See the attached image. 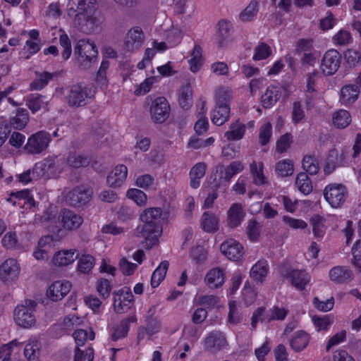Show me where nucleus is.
Wrapping results in <instances>:
<instances>
[{"label": "nucleus", "mask_w": 361, "mask_h": 361, "mask_svg": "<svg viewBox=\"0 0 361 361\" xmlns=\"http://www.w3.org/2000/svg\"><path fill=\"white\" fill-rule=\"evenodd\" d=\"M171 219L169 209L163 210L158 207H152L142 211L139 219L143 224L136 228L135 234L145 238L146 248L149 249L158 243L163 232L160 221L168 222Z\"/></svg>", "instance_id": "nucleus-1"}, {"label": "nucleus", "mask_w": 361, "mask_h": 361, "mask_svg": "<svg viewBox=\"0 0 361 361\" xmlns=\"http://www.w3.org/2000/svg\"><path fill=\"white\" fill-rule=\"evenodd\" d=\"M67 10L69 16H74L75 26L84 33H92L102 24L97 0H69Z\"/></svg>", "instance_id": "nucleus-2"}, {"label": "nucleus", "mask_w": 361, "mask_h": 361, "mask_svg": "<svg viewBox=\"0 0 361 361\" xmlns=\"http://www.w3.org/2000/svg\"><path fill=\"white\" fill-rule=\"evenodd\" d=\"M62 164L61 159L56 157H48L35 164L33 167L34 176L38 177V179L55 178L64 171Z\"/></svg>", "instance_id": "nucleus-3"}, {"label": "nucleus", "mask_w": 361, "mask_h": 361, "mask_svg": "<svg viewBox=\"0 0 361 361\" xmlns=\"http://www.w3.org/2000/svg\"><path fill=\"white\" fill-rule=\"evenodd\" d=\"M36 302L34 300H27L24 305H18L14 310L13 318L17 325L29 329L35 326L36 317L35 315Z\"/></svg>", "instance_id": "nucleus-4"}, {"label": "nucleus", "mask_w": 361, "mask_h": 361, "mask_svg": "<svg viewBox=\"0 0 361 361\" xmlns=\"http://www.w3.org/2000/svg\"><path fill=\"white\" fill-rule=\"evenodd\" d=\"M293 90L294 87L290 85H271L261 97L262 104L264 108L269 109L280 99L287 98Z\"/></svg>", "instance_id": "nucleus-5"}, {"label": "nucleus", "mask_w": 361, "mask_h": 361, "mask_svg": "<svg viewBox=\"0 0 361 361\" xmlns=\"http://www.w3.org/2000/svg\"><path fill=\"white\" fill-rule=\"evenodd\" d=\"M323 195L324 200L332 208L338 209L345 203L348 190L341 183H331L324 187Z\"/></svg>", "instance_id": "nucleus-6"}, {"label": "nucleus", "mask_w": 361, "mask_h": 361, "mask_svg": "<svg viewBox=\"0 0 361 361\" xmlns=\"http://www.w3.org/2000/svg\"><path fill=\"white\" fill-rule=\"evenodd\" d=\"M20 272V264L15 258H7L0 264V280L6 286L16 284Z\"/></svg>", "instance_id": "nucleus-7"}, {"label": "nucleus", "mask_w": 361, "mask_h": 361, "mask_svg": "<svg viewBox=\"0 0 361 361\" xmlns=\"http://www.w3.org/2000/svg\"><path fill=\"white\" fill-rule=\"evenodd\" d=\"M92 190L89 187L80 185L63 192L64 201L71 206L80 207L87 204L92 198Z\"/></svg>", "instance_id": "nucleus-8"}, {"label": "nucleus", "mask_w": 361, "mask_h": 361, "mask_svg": "<svg viewBox=\"0 0 361 361\" xmlns=\"http://www.w3.org/2000/svg\"><path fill=\"white\" fill-rule=\"evenodd\" d=\"M31 234L24 233L18 239L15 231L7 232L1 239V245L4 247L12 250H20L26 252L30 247Z\"/></svg>", "instance_id": "nucleus-9"}, {"label": "nucleus", "mask_w": 361, "mask_h": 361, "mask_svg": "<svg viewBox=\"0 0 361 361\" xmlns=\"http://www.w3.org/2000/svg\"><path fill=\"white\" fill-rule=\"evenodd\" d=\"M341 63V55L334 49L327 50L323 55L319 69L325 76L334 75L339 69Z\"/></svg>", "instance_id": "nucleus-10"}, {"label": "nucleus", "mask_w": 361, "mask_h": 361, "mask_svg": "<svg viewBox=\"0 0 361 361\" xmlns=\"http://www.w3.org/2000/svg\"><path fill=\"white\" fill-rule=\"evenodd\" d=\"M221 252L229 260L242 262L245 253L242 243L233 238L225 240L220 245Z\"/></svg>", "instance_id": "nucleus-11"}, {"label": "nucleus", "mask_w": 361, "mask_h": 361, "mask_svg": "<svg viewBox=\"0 0 361 361\" xmlns=\"http://www.w3.org/2000/svg\"><path fill=\"white\" fill-rule=\"evenodd\" d=\"M50 141L51 137L48 133L39 131L28 137L25 149L30 154H38L47 148Z\"/></svg>", "instance_id": "nucleus-12"}, {"label": "nucleus", "mask_w": 361, "mask_h": 361, "mask_svg": "<svg viewBox=\"0 0 361 361\" xmlns=\"http://www.w3.org/2000/svg\"><path fill=\"white\" fill-rule=\"evenodd\" d=\"M94 94V90L87 85H73L68 97V104L71 106H82L85 104V99L91 98Z\"/></svg>", "instance_id": "nucleus-13"}, {"label": "nucleus", "mask_w": 361, "mask_h": 361, "mask_svg": "<svg viewBox=\"0 0 361 361\" xmlns=\"http://www.w3.org/2000/svg\"><path fill=\"white\" fill-rule=\"evenodd\" d=\"M134 297L128 287H123L114 292L113 306L117 313L127 312L133 306Z\"/></svg>", "instance_id": "nucleus-14"}, {"label": "nucleus", "mask_w": 361, "mask_h": 361, "mask_svg": "<svg viewBox=\"0 0 361 361\" xmlns=\"http://www.w3.org/2000/svg\"><path fill=\"white\" fill-rule=\"evenodd\" d=\"M281 276L297 290H302L310 281V275L305 270L286 269Z\"/></svg>", "instance_id": "nucleus-15"}, {"label": "nucleus", "mask_w": 361, "mask_h": 361, "mask_svg": "<svg viewBox=\"0 0 361 361\" xmlns=\"http://www.w3.org/2000/svg\"><path fill=\"white\" fill-rule=\"evenodd\" d=\"M145 40V35L140 27L130 29L124 39V48L126 51L133 52L141 48Z\"/></svg>", "instance_id": "nucleus-16"}, {"label": "nucleus", "mask_w": 361, "mask_h": 361, "mask_svg": "<svg viewBox=\"0 0 361 361\" xmlns=\"http://www.w3.org/2000/svg\"><path fill=\"white\" fill-rule=\"evenodd\" d=\"M206 350L216 353L228 345L225 334L219 331L210 332L203 341Z\"/></svg>", "instance_id": "nucleus-17"}, {"label": "nucleus", "mask_w": 361, "mask_h": 361, "mask_svg": "<svg viewBox=\"0 0 361 361\" xmlns=\"http://www.w3.org/2000/svg\"><path fill=\"white\" fill-rule=\"evenodd\" d=\"M170 106L167 100L164 97L155 99L150 106V114L153 121L163 123L169 117Z\"/></svg>", "instance_id": "nucleus-18"}, {"label": "nucleus", "mask_w": 361, "mask_h": 361, "mask_svg": "<svg viewBox=\"0 0 361 361\" xmlns=\"http://www.w3.org/2000/svg\"><path fill=\"white\" fill-rule=\"evenodd\" d=\"M6 201L13 206L31 209L35 207V201L28 189L13 192L6 198Z\"/></svg>", "instance_id": "nucleus-19"}, {"label": "nucleus", "mask_w": 361, "mask_h": 361, "mask_svg": "<svg viewBox=\"0 0 361 361\" xmlns=\"http://www.w3.org/2000/svg\"><path fill=\"white\" fill-rule=\"evenodd\" d=\"M54 246V239L51 235H46L41 237L37 245L35 247L32 256L37 261L47 260L49 255V252Z\"/></svg>", "instance_id": "nucleus-20"}, {"label": "nucleus", "mask_w": 361, "mask_h": 361, "mask_svg": "<svg viewBox=\"0 0 361 361\" xmlns=\"http://www.w3.org/2000/svg\"><path fill=\"white\" fill-rule=\"evenodd\" d=\"M78 256L79 254L76 249H62L54 254L51 262L56 267H68L72 264L78 258Z\"/></svg>", "instance_id": "nucleus-21"}, {"label": "nucleus", "mask_w": 361, "mask_h": 361, "mask_svg": "<svg viewBox=\"0 0 361 361\" xmlns=\"http://www.w3.org/2000/svg\"><path fill=\"white\" fill-rule=\"evenodd\" d=\"M246 213L244 207L240 203H233L228 208L226 214L227 226L235 229L242 224L245 219Z\"/></svg>", "instance_id": "nucleus-22"}, {"label": "nucleus", "mask_w": 361, "mask_h": 361, "mask_svg": "<svg viewBox=\"0 0 361 361\" xmlns=\"http://www.w3.org/2000/svg\"><path fill=\"white\" fill-rule=\"evenodd\" d=\"M75 53L82 60L91 61L97 58L98 51L94 42L88 39H82L77 42Z\"/></svg>", "instance_id": "nucleus-23"}, {"label": "nucleus", "mask_w": 361, "mask_h": 361, "mask_svg": "<svg viewBox=\"0 0 361 361\" xmlns=\"http://www.w3.org/2000/svg\"><path fill=\"white\" fill-rule=\"evenodd\" d=\"M329 280L336 284L350 283L353 277V270L346 266H336L332 267L328 274Z\"/></svg>", "instance_id": "nucleus-24"}, {"label": "nucleus", "mask_w": 361, "mask_h": 361, "mask_svg": "<svg viewBox=\"0 0 361 361\" xmlns=\"http://www.w3.org/2000/svg\"><path fill=\"white\" fill-rule=\"evenodd\" d=\"M71 284L67 281H56L47 290V297L53 301L62 300L70 291Z\"/></svg>", "instance_id": "nucleus-25"}, {"label": "nucleus", "mask_w": 361, "mask_h": 361, "mask_svg": "<svg viewBox=\"0 0 361 361\" xmlns=\"http://www.w3.org/2000/svg\"><path fill=\"white\" fill-rule=\"evenodd\" d=\"M225 279V270L221 267H214L206 273L204 282L210 289H217L224 285Z\"/></svg>", "instance_id": "nucleus-26"}, {"label": "nucleus", "mask_w": 361, "mask_h": 361, "mask_svg": "<svg viewBox=\"0 0 361 361\" xmlns=\"http://www.w3.org/2000/svg\"><path fill=\"white\" fill-rule=\"evenodd\" d=\"M59 218L63 228L67 231L78 229L83 222L80 215L68 209L61 211Z\"/></svg>", "instance_id": "nucleus-27"}, {"label": "nucleus", "mask_w": 361, "mask_h": 361, "mask_svg": "<svg viewBox=\"0 0 361 361\" xmlns=\"http://www.w3.org/2000/svg\"><path fill=\"white\" fill-rule=\"evenodd\" d=\"M127 176V166L124 164H118L107 176L106 183L111 188H119L126 181Z\"/></svg>", "instance_id": "nucleus-28"}, {"label": "nucleus", "mask_w": 361, "mask_h": 361, "mask_svg": "<svg viewBox=\"0 0 361 361\" xmlns=\"http://www.w3.org/2000/svg\"><path fill=\"white\" fill-rule=\"evenodd\" d=\"M200 228L206 233H213L220 227L219 215L211 212H204L200 220Z\"/></svg>", "instance_id": "nucleus-29"}, {"label": "nucleus", "mask_w": 361, "mask_h": 361, "mask_svg": "<svg viewBox=\"0 0 361 361\" xmlns=\"http://www.w3.org/2000/svg\"><path fill=\"white\" fill-rule=\"evenodd\" d=\"M41 341L37 337H30L25 342L24 355L28 361H40Z\"/></svg>", "instance_id": "nucleus-30"}, {"label": "nucleus", "mask_w": 361, "mask_h": 361, "mask_svg": "<svg viewBox=\"0 0 361 361\" xmlns=\"http://www.w3.org/2000/svg\"><path fill=\"white\" fill-rule=\"evenodd\" d=\"M216 33L214 36V41L219 45L223 47L231 39L233 27L231 22L220 20L216 25Z\"/></svg>", "instance_id": "nucleus-31"}, {"label": "nucleus", "mask_w": 361, "mask_h": 361, "mask_svg": "<svg viewBox=\"0 0 361 361\" xmlns=\"http://www.w3.org/2000/svg\"><path fill=\"white\" fill-rule=\"evenodd\" d=\"M336 220V217L334 215H326V216H322L318 214L314 215L311 218L310 221L315 237L322 238L326 232V224Z\"/></svg>", "instance_id": "nucleus-32"}, {"label": "nucleus", "mask_w": 361, "mask_h": 361, "mask_svg": "<svg viewBox=\"0 0 361 361\" xmlns=\"http://www.w3.org/2000/svg\"><path fill=\"white\" fill-rule=\"evenodd\" d=\"M269 271L268 262L263 259H259L252 266L250 276L257 284H262L264 282Z\"/></svg>", "instance_id": "nucleus-33"}, {"label": "nucleus", "mask_w": 361, "mask_h": 361, "mask_svg": "<svg viewBox=\"0 0 361 361\" xmlns=\"http://www.w3.org/2000/svg\"><path fill=\"white\" fill-rule=\"evenodd\" d=\"M26 105L32 114L41 110L47 111L49 109L47 98L39 94H30L27 98Z\"/></svg>", "instance_id": "nucleus-34"}, {"label": "nucleus", "mask_w": 361, "mask_h": 361, "mask_svg": "<svg viewBox=\"0 0 361 361\" xmlns=\"http://www.w3.org/2000/svg\"><path fill=\"white\" fill-rule=\"evenodd\" d=\"M360 89L356 85H344L340 93V102L344 106L354 103L358 98Z\"/></svg>", "instance_id": "nucleus-35"}, {"label": "nucleus", "mask_w": 361, "mask_h": 361, "mask_svg": "<svg viewBox=\"0 0 361 361\" xmlns=\"http://www.w3.org/2000/svg\"><path fill=\"white\" fill-rule=\"evenodd\" d=\"M230 107L228 104H216L211 113L212 122L216 126H222L229 118Z\"/></svg>", "instance_id": "nucleus-36"}, {"label": "nucleus", "mask_w": 361, "mask_h": 361, "mask_svg": "<svg viewBox=\"0 0 361 361\" xmlns=\"http://www.w3.org/2000/svg\"><path fill=\"white\" fill-rule=\"evenodd\" d=\"M250 174L253 183L256 185H265L268 183L267 177L264 173V164L262 161H252L250 164Z\"/></svg>", "instance_id": "nucleus-37"}, {"label": "nucleus", "mask_w": 361, "mask_h": 361, "mask_svg": "<svg viewBox=\"0 0 361 361\" xmlns=\"http://www.w3.org/2000/svg\"><path fill=\"white\" fill-rule=\"evenodd\" d=\"M310 340V336L307 333L298 331L293 334L290 340V346L294 351L300 352L307 346Z\"/></svg>", "instance_id": "nucleus-38"}, {"label": "nucleus", "mask_w": 361, "mask_h": 361, "mask_svg": "<svg viewBox=\"0 0 361 361\" xmlns=\"http://www.w3.org/2000/svg\"><path fill=\"white\" fill-rule=\"evenodd\" d=\"M245 130L246 125L239 120H236L231 123L224 136L229 141L240 140L244 137Z\"/></svg>", "instance_id": "nucleus-39"}, {"label": "nucleus", "mask_w": 361, "mask_h": 361, "mask_svg": "<svg viewBox=\"0 0 361 361\" xmlns=\"http://www.w3.org/2000/svg\"><path fill=\"white\" fill-rule=\"evenodd\" d=\"M207 169V165L204 162H198L194 165L189 173L190 185L196 189L200 187L201 179L204 177Z\"/></svg>", "instance_id": "nucleus-40"}, {"label": "nucleus", "mask_w": 361, "mask_h": 361, "mask_svg": "<svg viewBox=\"0 0 361 361\" xmlns=\"http://www.w3.org/2000/svg\"><path fill=\"white\" fill-rule=\"evenodd\" d=\"M198 107V119L195 124L194 129L198 135H202L206 133L209 128V122L206 116V113L207 111L206 102L202 101L200 103Z\"/></svg>", "instance_id": "nucleus-41"}, {"label": "nucleus", "mask_w": 361, "mask_h": 361, "mask_svg": "<svg viewBox=\"0 0 361 361\" xmlns=\"http://www.w3.org/2000/svg\"><path fill=\"white\" fill-rule=\"evenodd\" d=\"M243 169L244 166L240 161H233L226 167H218L216 171L220 173L221 178L229 181L234 176L242 171Z\"/></svg>", "instance_id": "nucleus-42"}, {"label": "nucleus", "mask_w": 361, "mask_h": 361, "mask_svg": "<svg viewBox=\"0 0 361 361\" xmlns=\"http://www.w3.org/2000/svg\"><path fill=\"white\" fill-rule=\"evenodd\" d=\"M345 158L346 155L343 152L338 155L336 149L331 150L329 153L327 163L324 167L325 174L331 173L337 166L342 164Z\"/></svg>", "instance_id": "nucleus-43"}, {"label": "nucleus", "mask_w": 361, "mask_h": 361, "mask_svg": "<svg viewBox=\"0 0 361 361\" xmlns=\"http://www.w3.org/2000/svg\"><path fill=\"white\" fill-rule=\"evenodd\" d=\"M203 62L202 49L199 45H195L190 53V58L188 60L190 71L194 73L200 71Z\"/></svg>", "instance_id": "nucleus-44"}, {"label": "nucleus", "mask_w": 361, "mask_h": 361, "mask_svg": "<svg viewBox=\"0 0 361 361\" xmlns=\"http://www.w3.org/2000/svg\"><path fill=\"white\" fill-rule=\"evenodd\" d=\"M259 12V3L255 0L251 1L247 6L240 13L239 20L243 23L253 21L256 19Z\"/></svg>", "instance_id": "nucleus-45"}, {"label": "nucleus", "mask_w": 361, "mask_h": 361, "mask_svg": "<svg viewBox=\"0 0 361 361\" xmlns=\"http://www.w3.org/2000/svg\"><path fill=\"white\" fill-rule=\"evenodd\" d=\"M62 166L64 170L68 167L79 168L87 166L90 163V159L81 154L73 153L69 155L66 161L62 159Z\"/></svg>", "instance_id": "nucleus-46"}, {"label": "nucleus", "mask_w": 361, "mask_h": 361, "mask_svg": "<svg viewBox=\"0 0 361 361\" xmlns=\"http://www.w3.org/2000/svg\"><path fill=\"white\" fill-rule=\"evenodd\" d=\"M29 121V114L26 109H18L10 118V125L15 129L22 130Z\"/></svg>", "instance_id": "nucleus-47"}, {"label": "nucleus", "mask_w": 361, "mask_h": 361, "mask_svg": "<svg viewBox=\"0 0 361 361\" xmlns=\"http://www.w3.org/2000/svg\"><path fill=\"white\" fill-rule=\"evenodd\" d=\"M350 123L351 115L346 110L339 109L332 114V123L337 128H345Z\"/></svg>", "instance_id": "nucleus-48"}, {"label": "nucleus", "mask_w": 361, "mask_h": 361, "mask_svg": "<svg viewBox=\"0 0 361 361\" xmlns=\"http://www.w3.org/2000/svg\"><path fill=\"white\" fill-rule=\"evenodd\" d=\"M169 264L167 261H163L154 271L152 274L150 281V284L152 288L158 287L161 282L164 279L169 268Z\"/></svg>", "instance_id": "nucleus-49"}, {"label": "nucleus", "mask_w": 361, "mask_h": 361, "mask_svg": "<svg viewBox=\"0 0 361 361\" xmlns=\"http://www.w3.org/2000/svg\"><path fill=\"white\" fill-rule=\"evenodd\" d=\"M110 66V62L106 59H103L96 75V82L102 90H106L108 87L109 80L106 73Z\"/></svg>", "instance_id": "nucleus-50"}, {"label": "nucleus", "mask_w": 361, "mask_h": 361, "mask_svg": "<svg viewBox=\"0 0 361 361\" xmlns=\"http://www.w3.org/2000/svg\"><path fill=\"white\" fill-rule=\"evenodd\" d=\"M76 348L83 346L87 340L92 341L95 338V333L92 329L88 330L78 329L74 331L73 334Z\"/></svg>", "instance_id": "nucleus-51"}, {"label": "nucleus", "mask_w": 361, "mask_h": 361, "mask_svg": "<svg viewBox=\"0 0 361 361\" xmlns=\"http://www.w3.org/2000/svg\"><path fill=\"white\" fill-rule=\"evenodd\" d=\"M295 184L297 189L304 195H308L312 190V182L306 173H299L297 175Z\"/></svg>", "instance_id": "nucleus-52"}, {"label": "nucleus", "mask_w": 361, "mask_h": 361, "mask_svg": "<svg viewBox=\"0 0 361 361\" xmlns=\"http://www.w3.org/2000/svg\"><path fill=\"white\" fill-rule=\"evenodd\" d=\"M262 226L255 219H250L247 221L245 232L247 238L252 243L258 242L261 235Z\"/></svg>", "instance_id": "nucleus-53"}, {"label": "nucleus", "mask_w": 361, "mask_h": 361, "mask_svg": "<svg viewBox=\"0 0 361 361\" xmlns=\"http://www.w3.org/2000/svg\"><path fill=\"white\" fill-rule=\"evenodd\" d=\"M233 95V90L229 87L221 86L215 90V100L216 104H228L231 100Z\"/></svg>", "instance_id": "nucleus-54"}, {"label": "nucleus", "mask_w": 361, "mask_h": 361, "mask_svg": "<svg viewBox=\"0 0 361 361\" xmlns=\"http://www.w3.org/2000/svg\"><path fill=\"white\" fill-rule=\"evenodd\" d=\"M126 197L133 200L139 207H144L147 204V195L140 189H128L126 192Z\"/></svg>", "instance_id": "nucleus-55"}, {"label": "nucleus", "mask_w": 361, "mask_h": 361, "mask_svg": "<svg viewBox=\"0 0 361 361\" xmlns=\"http://www.w3.org/2000/svg\"><path fill=\"white\" fill-rule=\"evenodd\" d=\"M59 44L63 48L61 56L64 60L68 59L72 54L71 42L68 35L64 30L60 29L58 31Z\"/></svg>", "instance_id": "nucleus-56"}, {"label": "nucleus", "mask_w": 361, "mask_h": 361, "mask_svg": "<svg viewBox=\"0 0 361 361\" xmlns=\"http://www.w3.org/2000/svg\"><path fill=\"white\" fill-rule=\"evenodd\" d=\"M293 171V164L289 159L281 160L276 164V172L279 176L286 177L291 176Z\"/></svg>", "instance_id": "nucleus-57"}, {"label": "nucleus", "mask_w": 361, "mask_h": 361, "mask_svg": "<svg viewBox=\"0 0 361 361\" xmlns=\"http://www.w3.org/2000/svg\"><path fill=\"white\" fill-rule=\"evenodd\" d=\"M183 37V30L178 25L172 26V27L166 32V41L170 46L177 45L181 40Z\"/></svg>", "instance_id": "nucleus-58"}, {"label": "nucleus", "mask_w": 361, "mask_h": 361, "mask_svg": "<svg viewBox=\"0 0 361 361\" xmlns=\"http://www.w3.org/2000/svg\"><path fill=\"white\" fill-rule=\"evenodd\" d=\"M15 348L20 349V342L16 339L0 346V361H11V356Z\"/></svg>", "instance_id": "nucleus-59"}, {"label": "nucleus", "mask_w": 361, "mask_h": 361, "mask_svg": "<svg viewBox=\"0 0 361 361\" xmlns=\"http://www.w3.org/2000/svg\"><path fill=\"white\" fill-rule=\"evenodd\" d=\"M271 48L266 43L261 42L255 47L252 59L254 61L267 59L271 55Z\"/></svg>", "instance_id": "nucleus-60"}, {"label": "nucleus", "mask_w": 361, "mask_h": 361, "mask_svg": "<svg viewBox=\"0 0 361 361\" xmlns=\"http://www.w3.org/2000/svg\"><path fill=\"white\" fill-rule=\"evenodd\" d=\"M272 136V126L270 122H264L259 129V142L261 145H266Z\"/></svg>", "instance_id": "nucleus-61"}, {"label": "nucleus", "mask_w": 361, "mask_h": 361, "mask_svg": "<svg viewBox=\"0 0 361 361\" xmlns=\"http://www.w3.org/2000/svg\"><path fill=\"white\" fill-rule=\"evenodd\" d=\"M94 264V258L92 255H82L79 259L78 269L82 273L88 274L93 268Z\"/></svg>", "instance_id": "nucleus-62"}, {"label": "nucleus", "mask_w": 361, "mask_h": 361, "mask_svg": "<svg viewBox=\"0 0 361 361\" xmlns=\"http://www.w3.org/2000/svg\"><path fill=\"white\" fill-rule=\"evenodd\" d=\"M94 353L92 348H87L82 350L80 348H75L74 350L73 361H93Z\"/></svg>", "instance_id": "nucleus-63"}, {"label": "nucleus", "mask_w": 361, "mask_h": 361, "mask_svg": "<svg viewBox=\"0 0 361 361\" xmlns=\"http://www.w3.org/2000/svg\"><path fill=\"white\" fill-rule=\"evenodd\" d=\"M343 57L348 66L355 67L361 60V53L357 49H348L344 51Z\"/></svg>", "instance_id": "nucleus-64"}]
</instances>
